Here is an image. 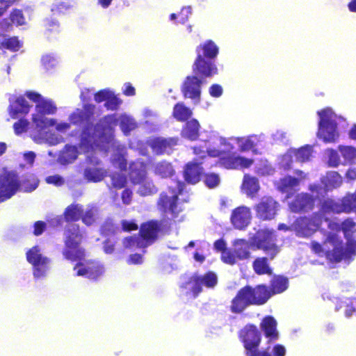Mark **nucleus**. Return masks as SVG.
I'll use <instances>...</instances> for the list:
<instances>
[{
    "label": "nucleus",
    "instance_id": "54",
    "mask_svg": "<svg viewBox=\"0 0 356 356\" xmlns=\"http://www.w3.org/2000/svg\"><path fill=\"white\" fill-rule=\"evenodd\" d=\"M106 106L111 110H114L120 104L121 102L112 92V96L106 100Z\"/></svg>",
    "mask_w": 356,
    "mask_h": 356
},
{
    "label": "nucleus",
    "instance_id": "31",
    "mask_svg": "<svg viewBox=\"0 0 356 356\" xmlns=\"http://www.w3.org/2000/svg\"><path fill=\"white\" fill-rule=\"evenodd\" d=\"M177 197V193L175 191H172L170 195H163L161 197L159 204L163 207L165 211H169L172 213H175L177 212L176 209Z\"/></svg>",
    "mask_w": 356,
    "mask_h": 356
},
{
    "label": "nucleus",
    "instance_id": "43",
    "mask_svg": "<svg viewBox=\"0 0 356 356\" xmlns=\"http://www.w3.org/2000/svg\"><path fill=\"white\" fill-rule=\"evenodd\" d=\"M271 285L273 293H279L287 289L288 282L285 277L278 276L273 279Z\"/></svg>",
    "mask_w": 356,
    "mask_h": 356
},
{
    "label": "nucleus",
    "instance_id": "59",
    "mask_svg": "<svg viewBox=\"0 0 356 356\" xmlns=\"http://www.w3.org/2000/svg\"><path fill=\"white\" fill-rule=\"evenodd\" d=\"M55 127L57 131L64 133L70 129V124L66 122H58L57 120L55 119V124L51 125V127Z\"/></svg>",
    "mask_w": 356,
    "mask_h": 356
},
{
    "label": "nucleus",
    "instance_id": "20",
    "mask_svg": "<svg viewBox=\"0 0 356 356\" xmlns=\"http://www.w3.org/2000/svg\"><path fill=\"white\" fill-rule=\"evenodd\" d=\"M74 270L77 275L86 276L90 279H97L104 273L102 266L93 262L87 264V265L79 264L74 268Z\"/></svg>",
    "mask_w": 356,
    "mask_h": 356
},
{
    "label": "nucleus",
    "instance_id": "19",
    "mask_svg": "<svg viewBox=\"0 0 356 356\" xmlns=\"http://www.w3.org/2000/svg\"><path fill=\"white\" fill-rule=\"evenodd\" d=\"M251 218L250 209L247 207L242 206L233 210L231 222L235 228L241 229L248 225Z\"/></svg>",
    "mask_w": 356,
    "mask_h": 356
},
{
    "label": "nucleus",
    "instance_id": "17",
    "mask_svg": "<svg viewBox=\"0 0 356 356\" xmlns=\"http://www.w3.org/2000/svg\"><path fill=\"white\" fill-rule=\"evenodd\" d=\"M218 282L217 275L213 272H209L202 277H195L191 280L186 285V288L193 290V296L201 291L200 285L208 288H212Z\"/></svg>",
    "mask_w": 356,
    "mask_h": 356
},
{
    "label": "nucleus",
    "instance_id": "27",
    "mask_svg": "<svg viewBox=\"0 0 356 356\" xmlns=\"http://www.w3.org/2000/svg\"><path fill=\"white\" fill-rule=\"evenodd\" d=\"M248 293H250V298L252 305H262L264 304L270 298V294L264 286H259L255 289L246 287Z\"/></svg>",
    "mask_w": 356,
    "mask_h": 356
},
{
    "label": "nucleus",
    "instance_id": "60",
    "mask_svg": "<svg viewBox=\"0 0 356 356\" xmlns=\"http://www.w3.org/2000/svg\"><path fill=\"white\" fill-rule=\"evenodd\" d=\"M122 226L125 231L136 230L138 229V225L132 221L123 220L122 222Z\"/></svg>",
    "mask_w": 356,
    "mask_h": 356
},
{
    "label": "nucleus",
    "instance_id": "29",
    "mask_svg": "<svg viewBox=\"0 0 356 356\" xmlns=\"http://www.w3.org/2000/svg\"><path fill=\"white\" fill-rule=\"evenodd\" d=\"M261 327L265 332L266 337L270 339H276L278 337L277 331V322L274 318L267 316L264 318L261 323Z\"/></svg>",
    "mask_w": 356,
    "mask_h": 356
},
{
    "label": "nucleus",
    "instance_id": "49",
    "mask_svg": "<svg viewBox=\"0 0 356 356\" xmlns=\"http://www.w3.org/2000/svg\"><path fill=\"white\" fill-rule=\"evenodd\" d=\"M221 259L224 263L233 265L238 259L234 252L225 250L222 252Z\"/></svg>",
    "mask_w": 356,
    "mask_h": 356
},
{
    "label": "nucleus",
    "instance_id": "64",
    "mask_svg": "<svg viewBox=\"0 0 356 356\" xmlns=\"http://www.w3.org/2000/svg\"><path fill=\"white\" fill-rule=\"evenodd\" d=\"M11 2V0H0V16L6 11Z\"/></svg>",
    "mask_w": 356,
    "mask_h": 356
},
{
    "label": "nucleus",
    "instance_id": "24",
    "mask_svg": "<svg viewBox=\"0 0 356 356\" xmlns=\"http://www.w3.org/2000/svg\"><path fill=\"white\" fill-rule=\"evenodd\" d=\"M193 70L197 74L205 76H210L217 73L216 65L209 61H207L202 57L200 53L194 63Z\"/></svg>",
    "mask_w": 356,
    "mask_h": 356
},
{
    "label": "nucleus",
    "instance_id": "46",
    "mask_svg": "<svg viewBox=\"0 0 356 356\" xmlns=\"http://www.w3.org/2000/svg\"><path fill=\"white\" fill-rule=\"evenodd\" d=\"M30 128V122L26 118H20L13 124V129L16 135L26 133Z\"/></svg>",
    "mask_w": 356,
    "mask_h": 356
},
{
    "label": "nucleus",
    "instance_id": "23",
    "mask_svg": "<svg viewBox=\"0 0 356 356\" xmlns=\"http://www.w3.org/2000/svg\"><path fill=\"white\" fill-rule=\"evenodd\" d=\"M31 106L29 104L25 97L20 96L17 97L14 101H10L8 112L13 119H16L19 114H27Z\"/></svg>",
    "mask_w": 356,
    "mask_h": 356
},
{
    "label": "nucleus",
    "instance_id": "32",
    "mask_svg": "<svg viewBox=\"0 0 356 356\" xmlns=\"http://www.w3.org/2000/svg\"><path fill=\"white\" fill-rule=\"evenodd\" d=\"M78 155V151L74 146L66 145L61 152L58 161L63 164L70 163L74 161Z\"/></svg>",
    "mask_w": 356,
    "mask_h": 356
},
{
    "label": "nucleus",
    "instance_id": "3",
    "mask_svg": "<svg viewBox=\"0 0 356 356\" xmlns=\"http://www.w3.org/2000/svg\"><path fill=\"white\" fill-rule=\"evenodd\" d=\"M233 251L238 260L248 259L250 256L249 248L250 245L262 249L273 258L278 252L277 246L274 243V235L268 229H261L252 238L250 243L244 239H236L233 242Z\"/></svg>",
    "mask_w": 356,
    "mask_h": 356
},
{
    "label": "nucleus",
    "instance_id": "57",
    "mask_svg": "<svg viewBox=\"0 0 356 356\" xmlns=\"http://www.w3.org/2000/svg\"><path fill=\"white\" fill-rule=\"evenodd\" d=\"M42 62L47 69H49L56 64V59L50 55H45L42 58Z\"/></svg>",
    "mask_w": 356,
    "mask_h": 356
},
{
    "label": "nucleus",
    "instance_id": "58",
    "mask_svg": "<svg viewBox=\"0 0 356 356\" xmlns=\"http://www.w3.org/2000/svg\"><path fill=\"white\" fill-rule=\"evenodd\" d=\"M48 184H54L55 186H61L64 184V179L59 175H52L46 178Z\"/></svg>",
    "mask_w": 356,
    "mask_h": 356
},
{
    "label": "nucleus",
    "instance_id": "7",
    "mask_svg": "<svg viewBox=\"0 0 356 356\" xmlns=\"http://www.w3.org/2000/svg\"><path fill=\"white\" fill-rule=\"evenodd\" d=\"M318 137L326 143L335 142L339 134L337 127V115L330 109L325 108L318 112Z\"/></svg>",
    "mask_w": 356,
    "mask_h": 356
},
{
    "label": "nucleus",
    "instance_id": "28",
    "mask_svg": "<svg viewBox=\"0 0 356 356\" xmlns=\"http://www.w3.org/2000/svg\"><path fill=\"white\" fill-rule=\"evenodd\" d=\"M312 206L313 200L307 194L298 195L295 200L290 204L291 209L295 212L310 209Z\"/></svg>",
    "mask_w": 356,
    "mask_h": 356
},
{
    "label": "nucleus",
    "instance_id": "47",
    "mask_svg": "<svg viewBox=\"0 0 356 356\" xmlns=\"http://www.w3.org/2000/svg\"><path fill=\"white\" fill-rule=\"evenodd\" d=\"M113 164L122 170L125 167V159L124 157V148H118L112 157Z\"/></svg>",
    "mask_w": 356,
    "mask_h": 356
},
{
    "label": "nucleus",
    "instance_id": "48",
    "mask_svg": "<svg viewBox=\"0 0 356 356\" xmlns=\"http://www.w3.org/2000/svg\"><path fill=\"white\" fill-rule=\"evenodd\" d=\"M328 165L331 167H337L340 163V158L337 152L333 149H328L325 152Z\"/></svg>",
    "mask_w": 356,
    "mask_h": 356
},
{
    "label": "nucleus",
    "instance_id": "2",
    "mask_svg": "<svg viewBox=\"0 0 356 356\" xmlns=\"http://www.w3.org/2000/svg\"><path fill=\"white\" fill-rule=\"evenodd\" d=\"M116 119L113 116H108L105 118L104 121L109 124L108 127L104 128V133H102L99 128L95 131L94 136L90 137L89 132H84L81 143V149L87 154L88 166L85 168L83 177L88 181L98 182L102 181L106 175V171L99 166L100 161L95 156L97 154L98 147L100 149L104 148V140L107 138L104 136L106 133L110 132L111 124H116Z\"/></svg>",
    "mask_w": 356,
    "mask_h": 356
},
{
    "label": "nucleus",
    "instance_id": "56",
    "mask_svg": "<svg viewBox=\"0 0 356 356\" xmlns=\"http://www.w3.org/2000/svg\"><path fill=\"white\" fill-rule=\"evenodd\" d=\"M112 96V92L109 90H103L95 95V99L97 102L106 101L108 97Z\"/></svg>",
    "mask_w": 356,
    "mask_h": 356
},
{
    "label": "nucleus",
    "instance_id": "11",
    "mask_svg": "<svg viewBox=\"0 0 356 356\" xmlns=\"http://www.w3.org/2000/svg\"><path fill=\"white\" fill-rule=\"evenodd\" d=\"M242 336L248 356H271L266 352L259 353L257 347L261 341V337L257 327L254 325H247L242 330Z\"/></svg>",
    "mask_w": 356,
    "mask_h": 356
},
{
    "label": "nucleus",
    "instance_id": "26",
    "mask_svg": "<svg viewBox=\"0 0 356 356\" xmlns=\"http://www.w3.org/2000/svg\"><path fill=\"white\" fill-rule=\"evenodd\" d=\"M260 189L259 180L245 174L243 177V182L241 184V191L248 197H254L257 195Z\"/></svg>",
    "mask_w": 356,
    "mask_h": 356
},
{
    "label": "nucleus",
    "instance_id": "1",
    "mask_svg": "<svg viewBox=\"0 0 356 356\" xmlns=\"http://www.w3.org/2000/svg\"><path fill=\"white\" fill-rule=\"evenodd\" d=\"M25 96L35 104L34 112L31 115V138L38 144L54 145L59 143L62 137L52 133L51 130V125L55 124V119L46 116L56 113L57 107L54 102L33 91L26 92Z\"/></svg>",
    "mask_w": 356,
    "mask_h": 356
},
{
    "label": "nucleus",
    "instance_id": "34",
    "mask_svg": "<svg viewBox=\"0 0 356 356\" xmlns=\"http://www.w3.org/2000/svg\"><path fill=\"white\" fill-rule=\"evenodd\" d=\"M177 144V140L175 139H163V138H157L156 139L152 146L154 151L156 153H161L167 152L168 147L175 145Z\"/></svg>",
    "mask_w": 356,
    "mask_h": 356
},
{
    "label": "nucleus",
    "instance_id": "18",
    "mask_svg": "<svg viewBox=\"0 0 356 356\" xmlns=\"http://www.w3.org/2000/svg\"><path fill=\"white\" fill-rule=\"evenodd\" d=\"M312 155V147L305 146L298 149H290L282 159L281 165L285 168L291 167L292 157L295 156L296 161L305 162L309 159Z\"/></svg>",
    "mask_w": 356,
    "mask_h": 356
},
{
    "label": "nucleus",
    "instance_id": "61",
    "mask_svg": "<svg viewBox=\"0 0 356 356\" xmlns=\"http://www.w3.org/2000/svg\"><path fill=\"white\" fill-rule=\"evenodd\" d=\"M222 89L219 85H213L209 89L210 95L216 97H220L222 94Z\"/></svg>",
    "mask_w": 356,
    "mask_h": 356
},
{
    "label": "nucleus",
    "instance_id": "42",
    "mask_svg": "<svg viewBox=\"0 0 356 356\" xmlns=\"http://www.w3.org/2000/svg\"><path fill=\"white\" fill-rule=\"evenodd\" d=\"M174 170L172 165L167 162H161L155 167V173L162 177H167L172 175Z\"/></svg>",
    "mask_w": 356,
    "mask_h": 356
},
{
    "label": "nucleus",
    "instance_id": "62",
    "mask_svg": "<svg viewBox=\"0 0 356 356\" xmlns=\"http://www.w3.org/2000/svg\"><path fill=\"white\" fill-rule=\"evenodd\" d=\"M83 119V117L81 115V111H79V110H77L76 112L73 113L70 116V120L73 124H76V123L82 121Z\"/></svg>",
    "mask_w": 356,
    "mask_h": 356
},
{
    "label": "nucleus",
    "instance_id": "16",
    "mask_svg": "<svg viewBox=\"0 0 356 356\" xmlns=\"http://www.w3.org/2000/svg\"><path fill=\"white\" fill-rule=\"evenodd\" d=\"M278 204L270 197H264L255 206L257 216L261 220H270L275 217Z\"/></svg>",
    "mask_w": 356,
    "mask_h": 356
},
{
    "label": "nucleus",
    "instance_id": "37",
    "mask_svg": "<svg viewBox=\"0 0 356 356\" xmlns=\"http://www.w3.org/2000/svg\"><path fill=\"white\" fill-rule=\"evenodd\" d=\"M323 183L327 188H337L342 183V178L337 172H331L324 178Z\"/></svg>",
    "mask_w": 356,
    "mask_h": 356
},
{
    "label": "nucleus",
    "instance_id": "44",
    "mask_svg": "<svg viewBox=\"0 0 356 356\" xmlns=\"http://www.w3.org/2000/svg\"><path fill=\"white\" fill-rule=\"evenodd\" d=\"M118 120L120 121V124L121 129L125 134L133 130L136 127L135 121L126 115H120Z\"/></svg>",
    "mask_w": 356,
    "mask_h": 356
},
{
    "label": "nucleus",
    "instance_id": "45",
    "mask_svg": "<svg viewBox=\"0 0 356 356\" xmlns=\"http://www.w3.org/2000/svg\"><path fill=\"white\" fill-rule=\"evenodd\" d=\"M199 48L203 51L204 55L209 58H214L218 53V48L212 41L205 42Z\"/></svg>",
    "mask_w": 356,
    "mask_h": 356
},
{
    "label": "nucleus",
    "instance_id": "63",
    "mask_svg": "<svg viewBox=\"0 0 356 356\" xmlns=\"http://www.w3.org/2000/svg\"><path fill=\"white\" fill-rule=\"evenodd\" d=\"M273 351L275 356H284L286 353L285 348L281 345H276Z\"/></svg>",
    "mask_w": 356,
    "mask_h": 356
},
{
    "label": "nucleus",
    "instance_id": "6",
    "mask_svg": "<svg viewBox=\"0 0 356 356\" xmlns=\"http://www.w3.org/2000/svg\"><path fill=\"white\" fill-rule=\"evenodd\" d=\"M257 140L256 136L243 137V138H230L225 139L218 138L215 134H212L207 143L210 146H217L221 147L222 152H232L236 146L241 152H246L252 149L256 145Z\"/></svg>",
    "mask_w": 356,
    "mask_h": 356
},
{
    "label": "nucleus",
    "instance_id": "25",
    "mask_svg": "<svg viewBox=\"0 0 356 356\" xmlns=\"http://www.w3.org/2000/svg\"><path fill=\"white\" fill-rule=\"evenodd\" d=\"M329 231L325 234V236L331 234H337V232H339L341 229L343 232V234L346 238L356 231V224L351 219H347L340 225L335 222H330L328 224Z\"/></svg>",
    "mask_w": 356,
    "mask_h": 356
},
{
    "label": "nucleus",
    "instance_id": "41",
    "mask_svg": "<svg viewBox=\"0 0 356 356\" xmlns=\"http://www.w3.org/2000/svg\"><path fill=\"white\" fill-rule=\"evenodd\" d=\"M82 213L83 210L81 207L78 204H73L66 209L65 216L67 220H76L81 216L82 217Z\"/></svg>",
    "mask_w": 356,
    "mask_h": 356
},
{
    "label": "nucleus",
    "instance_id": "13",
    "mask_svg": "<svg viewBox=\"0 0 356 356\" xmlns=\"http://www.w3.org/2000/svg\"><path fill=\"white\" fill-rule=\"evenodd\" d=\"M66 235V246L67 250L65 254L70 259H75L81 258L83 252L81 250L77 249V245L81 240V236L79 234L78 227L75 225H71L65 232Z\"/></svg>",
    "mask_w": 356,
    "mask_h": 356
},
{
    "label": "nucleus",
    "instance_id": "51",
    "mask_svg": "<svg viewBox=\"0 0 356 356\" xmlns=\"http://www.w3.org/2000/svg\"><path fill=\"white\" fill-rule=\"evenodd\" d=\"M256 172L262 176L269 175L273 172V169L272 167L268 163V162H264L261 163L259 166H257Z\"/></svg>",
    "mask_w": 356,
    "mask_h": 356
},
{
    "label": "nucleus",
    "instance_id": "39",
    "mask_svg": "<svg viewBox=\"0 0 356 356\" xmlns=\"http://www.w3.org/2000/svg\"><path fill=\"white\" fill-rule=\"evenodd\" d=\"M299 180L291 177H286L280 179L277 183V188L282 192H288L293 187L297 186Z\"/></svg>",
    "mask_w": 356,
    "mask_h": 356
},
{
    "label": "nucleus",
    "instance_id": "9",
    "mask_svg": "<svg viewBox=\"0 0 356 356\" xmlns=\"http://www.w3.org/2000/svg\"><path fill=\"white\" fill-rule=\"evenodd\" d=\"M129 176L134 184H138V193L140 195H148L155 191L153 184L146 179L145 167L143 163L131 164Z\"/></svg>",
    "mask_w": 356,
    "mask_h": 356
},
{
    "label": "nucleus",
    "instance_id": "35",
    "mask_svg": "<svg viewBox=\"0 0 356 356\" xmlns=\"http://www.w3.org/2000/svg\"><path fill=\"white\" fill-rule=\"evenodd\" d=\"M338 149L346 163H356V148L351 146L340 145Z\"/></svg>",
    "mask_w": 356,
    "mask_h": 356
},
{
    "label": "nucleus",
    "instance_id": "52",
    "mask_svg": "<svg viewBox=\"0 0 356 356\" xmlns=\"http://www.w3.org/2000/svg\"><path fill=\"white\" fill-rule=\"evenodd\" d=\"M205 184L209 188H214L220 183V178L216 174L207 175L204 180Z\"/></svg>",
    "mask_w": 356,
    "mask_h": 356
},
{
    "label": "nucleus",
    "instance_id": "14",
    "mask_svg": "<svg viewBox=\"0 0 356 356\" xmlns=\"http://www.w3.org/2000/svg\"><path fill=\"white\" fill-rule=\"evenodd\" d=\"M27 260L34 268L33 274L35 277H41L45 275L49 268V260L40 253L38 247L31 249L26 254Z\"/></svg>",
    "mask_w": 356,
    "mask_h": 356
},
{
    "label": "nucleus",
    "instance_id": "36",
    "mask_svg": "<svg viewBox=\"0 0 356 356\" xmlns=\"http://www.w3.org/2000/svg\"><path fill=\"white\" fill-rule=\"evenodd\" d=\"M192 115V111L183 104H177L174 107L173 116L179 121H184Z\"/></svg>",
    "mask_w": 356,
    "mask_h": 356
},
{
    "label": "nucleus",
    "instance_id": "33",
    "mask_svg": "<svg viewBox=\"0 0 356 356\" xmlns=\"http://www.w3.org/2000/svg\"><path fill=\"white\" fill-rule=\"evenodd\" d=\"M200 124L196 120H192L187 122L182 131V136L190 140H195L197 136Z\"/></svg>",
    "mask_w": 356,
    "mask_h": 356
},
{
    "label": "nucleus",
    "instance_id": "5",
    "mask_svg": "<svg viewBox=\"0 0 356 356\" xmlns=\"http://www.w3.org/2000/svg\"><path fill=\"white\" fill-rule=\"evenodd\" d=\"M216 146H210L207 145L204 147V149H197L194 148V152L196 154H200V157H204L205 154L207 153L209 156L220 158V162L222 165L227 169H242L248 168L253 164V160L247 159L243 156H235L232 152H222L221 147L218 149H215Z\"/></svg>",
    "mask_w": 356,
    "mask_h": 356
},
{
    "label": "nucleus",
    "instance_id": "30",
    "mask_svg": "<svg viewBox=\"0 0 356 356\" xmlns=\"http://www.w3.org/2000/svg\"><path fill=\"white\" fill-rule=\"evenodd\" d=\"M202 168L196 163H188L184 171L186 181L191 184H196L200 181Z\"/></svg>",
    "mask_w": 356,
    "mask_h": 356
},
{
    "label": "nucleus",
    "instance_id": "8",
    "mask_svg": "<svg viewBox=\"0 0 356 356\" xmlns=\"http://www.w3.org/2000/svg\"><path fill=\"white\" fill-rule=\"evenodd\" d=\"M341 212H355L356 213V192L354 194L346 195L341 201L327 200L323 203L321 213L325 220H327V214Z\"/></svg>",
    "mask_w": 356,
    "mask_h": 356
},
{
    "label": "nucleus",
    "instance_id": "22",
    "mask_svg": "<svg viewBox=\"0 0 356 356\" xmlns=\"http://www.w3.org/2000/svg\"><path fill=\"white\" fill-rule=\"evenodd\" d=\"M250 296L246 287L240 290L232 302L231 311L234 313L242 312L248 305H252Z\"/></svg>",
    "mask_w": 356,
    "mask_h": 356
},
{
    "label": "nucleus",
    "instance_id": "12",
    "mask_svg": "<svg viewBox=\"0 0 356 356\" xmlns=\"http://www.w3.org/2000/svg\"><path fill=\"white\" fill-rule=\"evenodd\" d=\"M19 187L16 175L0 168V201L10 198Z\"/></svg>",
    "mask_w": 356,
    "mask_h": 356
},
{
    "label": "nucleus",
    "instance_id": "15",
    "mask_svg": "<svg viewBox=\"0 0 356 356\" xmlns=\"http://www.w3.org/2000/svg\"><path fill=\"white\" fill-rule=\"evenodd\" d=\"M321 220L317 216L312 218H303L298 219L293 225V229L300 236H309L317 230Z\"/></svg>",
    "mask_w": 356,
    "mask_h": 356
},
{
    "label": "nucleus",
    "instance_id": "55",
    "mask_svg": "<svg viewBox=\"0 0 356 356\" xmlns=\"http://www.w3.org/2000/svg\"><path fill=\"white\" fill-rule=\"evenodd\" d=\"M111 179L112 185L118 188H122L126 182L125 178L121 175H113Z\"/></svg>",
    "mask_w": 356,
    "mask_h": 356
},
{
    "label": "nucleus",
    "instance_id": "10",
    "mask_svg": "<svg viewBox=\"0 0 356 356\" xmlns=\"http://www.w3.org/2000/svg\"><path fill=\"white\" fill-rule=\"evenodd\" d=\"M159 229V227L156 222H149L144 224L140 229V236L127 238L124 244L126 247L145 248L153 242Z\"/></svg>",
    "mask_w": 356,
    "mask_h": 356
},
{
    "label": "nucleus",
    "instance_id": "50",
    "mask_svg": "<svg viewBox=\"0 0 356 356\" xmlns=\"http://www.w3.org/2000/svg\"><path fill=\"white\" fill-rule=\"evenodd\" d=\"M96 211L94 209L86 210L82 213V220L86 225H91L95 221Z\"/></svg>",
    "mask_w": 356,
    "mask_h": 356
},
{
    "label": "nucleus",
    "instance_id": "38",
    "mask_svg": "<svg viewBox=\"0 0 356 356\" xmlns=\"http://www.w3.org/2000/svg\"><path fill=\"white\" fill-rule=\"evenodd\" d=\"M22 47L20 41L15 37L3 38L0 40V49H7L10 51H18Z\"/></svg>",
    "mask_w": 356,
    "mask_h": 356
},
{
    "label": "nucleus",
    "instance_id": "21",
    "mask_svg": "<svg viewBox=\"0 0 356 356\" xmlns=\"http://www.w3.org/2000/svg\"><path fill=\"white\" fill-rule=\"evenodd\" d=\"M200 84L201 81L197 77L188 76L182 88L184 96L198 102L201 92Z\"/></svg>",
    "mask_w": 356,
    "mask_h": 356
},
{
    "label": "nucleus",
    "instance_id": "4",
    "mask_svg": "<svg viewBox=\"0 0 356 356\" xmlns=\"http://www.w3.org/2000/svg\"><path fill=\"white\" fill-rule=\"evenodd\" d=\"M346 238L347 243L344 248L338 234L330 233L326 236L322 245L316 242H313L312 248L316 253L325 254L329 260L339 261L346 255L356 253V241L349 238Z\"/></svg>",
    "mask_w": 356,
    "mask_h": 356
},
{
    "label": "nucleus",
    "instance_id": "53",
    "mask_svg": "<svg viewBox=\"0 0 356 356\" xmlns=\"http://www.w3.org/2000/svg\"><path fill=\"white\" fill-rule=\"evenodd\" d=\"M11 20L18 26L25 24V19L20 10H14L11 14Z\"/></svg>",
    "mask_w": 356,
    "mask_h": 356
},
{
    "label": "nucleus",
    "instance_id": "40",
    "mask_svg": "<svg viewBox=\"0 0 356 356\" xmlns=\"http://www.w3.org/2000/svg\"><path fill=\"white\" fill-rule=\"evenodd\" d=\"M253 268L257 274H270V268L266 258H257L253 263Z\"/></svg>",
    "mask_w": 356,
    "mask_h": 356
}]
</instances>
